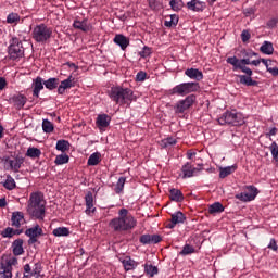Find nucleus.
<instances>
[{"label": "nucleus", "mask_w": 278, "mask_h": 278, "mask_svg": "<svg viewBox=\"0 0 278 278\" xmlns=\"http://www.w3.org/2000/svg\"><path fill=\"white\" fill-rule=\"evenodd\" d=\"M226 62L232 66V71H241V73H245V75H239L240 84L243 86H260V83L252 78L253 70L248 67L251 65L250 59L240 60L238 56H228Z\"/></svg>", "instance_id": "nucleus-1"}, {"label": "nucleus", "mask_w": 278, "mask_h": 278, "mask_svg": "<svg viewBox=\"0 0 278 278\" xmlns=\"http://www.w3.org/2000/svg\"><path fill=\"white\" fill-rule=\"evenodd\" d=\"M27 212L31 218L37 220H45L47 214V201L45 194L40 191L31 192L29 195Z\"/></svg>", "instance_id": "nucleus-2"}, {"label": "nucleus", "mask_w": 278, "mask_h": 278, "mask_svg": "<svg viewBox=\"0 0 278 278\" xmlns=\"http://www.w3.org/2000/svg\"><path fill=\"white\" fill-rule=\"evenodd\" d=\"M136 225H138L136 217L129 214L127 208H121L118 211V216L111 219L109 223L110 229L117 232L130 231V229H134Z\"/></svg>", "instance_id": "nucleus-3"}, {"label": "nucleus", "mask_w": 278, "mask_h": 278, "mask_svg": "<svg viewBox=\"0 0 278 278\" xmlns=\"http://www.w3.org/2000/svg\"><path fill=\"white\" fill-rule=\"evenodd\" d=\"M109 97L116 105H131V102L136 101L134 90L125 88L123 86L112 87L109 91Z\"/></svg>", "instance_id": "nucleus-4"}, {"label": "nucleus", "mask_w": 278, "mask_h": 278, "mask_svg": "<svg viewBox=\"0 0 278 278\" xmlns=\"http://www.w3.org/2000/svg\"><path fill=\"white\" fill-rule=\"evenodd\" d=\"M219 125H231L232 127H241L244 125V115L236 110L226 111L217 118Z\"/></svg>", "instance_id": "nucleus-5"}, {"label": "nucleus", "mask_w": 278, "mask_h": 278, "mask_svg": "<svg viewBox=\"0 0 278 278\" xmlns=\"http://www.w3.org/2000/svg\"><path fill=\"white\" fill-rule=\"evenodd\" d=\"M31 35L35 42L46 45L53 36V28L47 26V24H39L34 27Z\"/></svg>", "instance_id": "nucleus-6"}, {"label": "nucleus", "mask_w": 278, "mask_h": 278, "mask_svg": "<svg viewBox=\"0 0 278 278\" xmlns=\"http://www.w3.org/2000/svg\"><path fill=\"white\" fill-rule=\"evenodd\" d=\"M199 90H201V86L197 81L182 83L169 89V94H177V97H186L188 94H192V92H199Z\"/></svg>", "instance_id": "nucleus-7"}, {"label": "nucleus", "mask_w": 278, "mask_h": 278, "mask_svg": "<svg viewBox=\"0 0 278 278\" xmlns=\"http://www.w3.org/2000/svg\"><path fill=\"white\" fill-rule=\"evenodd\" d=\"M2 163L4 164V170H12L13 173H20L23 164H25V157L16 154L11 156H3Z\"/></svg>", "instance_id": "nucleus-8"}, {"label": "nucleus", "mask_w": 278, "mask_h": 278, "mask_svg": "<svg viewBox=\"0 0 278 278\" xmlns=\"http://www.w3.org/2000/svg\"><path fill=\"white\" fill-rule=\"evenodd\" d=\"M8 54L10 60H21L25 58V48L23 47V41L18 37H13L9 42Z\"/></svg>", "instance_id": "nucleus-9"}, {"label": "nucleus", "mask_w": 278, "mask_h": 278, "mask_svg": "<svg viewBox=\"0 0 278 278\" xmlns=\"http://www.w3.org/2000/svg\"><path fill=\"white\" fill-rule=\"evenodd\" d=\"M197 103V96L195 94H189L185 99L179 100L174 105L175 114H184V112L190 110Z\"/></svg>", "instance_id": "nucleus-10"}, {"label": "nucleus", "mask_w": 278, "mask_h": 278, "mask_svg": "<svg viewBox=\"0 0 278 278\" xmlns=\"http://www.w3.org/2000/svg\"><path fill=\"white\" fill-rule=\"evenodd\" d=\"M247 192H241L235 195V199H238L239 201H242L243 203H249L251 201H255V198L257 194H260V190H257V187L250 185L245 187Z\"/></svg>", "instance_id": "nucleus-11"}, {"label": "nucleus", "mask_w": 278, "mask_h": 278, "mask_svg": "<svg viewBox=\"0 0 278 278\" xmlns=\"http://www.w3.org/2000/svg\"><path fill=\"white\" fill-rule=\"evenodd\" d=\"M42 273V263H35L34 267L31 269V265L25 264L24 265V273H23V278H40V275Z\"/></svg>", "instance_id": "nucleus-12"}, {"label": "nucleus", "mask_w": 278, "mask_h": 278, "mask_svg": "<svg viewBox=\"0 0 278 278\" xmlns=\"http://www.w3.org/2000/svg\"><path fill=\"white\" fill-rule=\"evenodd\" d=\"M42 228H40V225H36L31 228L26 229L25 236H27L28 244H36L38 242V236H42Z\"/></svg>", "instance_id": "nucleus-13"}, {"label": "nucleus", "mask_w": 278, "mask_h": 278, "mask_svg": "<svg viewBox=\"0 0 278 278\" xmlns=\"http://www.w3.org/2000/svg\"><path fill=\"white\" fill-rule=\"evenodd\" d=\"M85 214H87V216H91L92 214H94V212H97V207H94V197L92 195V191H88L85 195Z\"/></svg>", "instance_id": "nucleus-14"}, {"label": "nucleus", "mask_w": 278, "mask_h": 278, "mask_svg": "<svg viewBox=\"0 0 278 278\" xmlns=\"http://www.w3.org/2000/svg\"><path fill=\"white\" fill-rule=\"evenodd\" d=\"M9 103H11V105H14L16 110H23V108H25V103H27V97L21 93L14 94L9 98Z\"/></svg>", "instance_id": "nucleus-15"}, {"label": "nucleus", "mask_w": 278, "mask_h": 278, "mask_svg": "<svg viewBox=\"0 0 278 278\" xmlns=\"http://www.w3.org/2000/svg\"><path fill=\"white\" fill-rule=\"evenodd\" d=\"M200 170V168L192 166V163L187 162L181 167L182 179H189L190 177H194V175H197V173H199Z\"/></svg>", "instance_id": "nucleus-16"}, {"label": "nucleus", "mask_w": 278, "mask_h": 278, "mask_svg": "<svg viewBox=\"0 0 278 278\" xmlns=\"http://www.w3.org/2000/svg\"><path fill=\"white\" fill-rule=\"evenodd\" d=\"M72 75H70L66 79L62 80L58 87V94H64L66 90H71V88H75V83Z\"/></svg>", "instance_id": "nucleus-17"}, {"label": "nucleus", "mask_w": 278, "mask_h": 278, "mask_svg": "<svg viewBox=\"0 0 278 278\" xmlns=\"http://www.w3.org/2000/svg\"><path fill=\"white\" fill-rule=\"evenodd\" d=\"M186 223V215L181 213V211H178L174 214H172L170 223L167 224V229H175L176 225Z\"/></svg>", "instance_id": "nucleus-18"}, {"label": "nucleus", "mask_w": 278, "mask_h": 278, "mask_svg": "<svg viewBox=\"0 0 278 278\" xmlns=\"http://www.w3.org/2000/svg\"><path fill=\"white\" fill-rule=\"evenodd\" d=\"M45 90V80L42 77L38 76L33 79V97L38 99L40 97V91Z\"/></svg>", "instance_id": "nucleus-19"}, {"label": "nucleus", "mask_w": 278, "mask_h": 278, "mask_svg": "<svg viewBox=\"0 0 278 278\" xmlns=\"http://www.w3.org/2000/svg\"><path fill=\"white\" fill-rule=\"evenodd\" d=\"M25 241H23V239L18 238L16 240H14L12 242L11 249H12V253L13 255H15V257H18V255H23V253H25V249L23 248Z\"/></svg>", "instance_id": "nucleus-20"}, {"label": "nucleus", "mask_w": 278, "mask_h": 278, "mask_svg": "<svg viewBox=\"0 0 278 278\" xmlns=\"http://www.w3.org/2000/svg\"><path fill=\"white\" fill-rule=\"evenodd\" d=\"M113 42L115 45H117V47H119L122 49V51H125V49H127V47H129V38H127L123 34L115 35Z\"/></svg>", "instance_id": "nucleus-21"}, {"label": "nucleus", "mask_w": 278, "mask_h": 278, "mask_svg": "<svg viewBox=\"0 0 278 278\" xmlns=\"http://www.w3.org/2000/svg\"><path fill=\"white\" fill-rule=\"evenodd\" d=\"M121 262L126 273H129V270H136L139 265V263L132 260L131 256H126L124 260H121Z\"/></svg>", "instance_id": "nucleus-22"}, {"label": "nucleus", "mask_w": 278, "mask_h": 278, "mask_svg": "<svg viewBox=\"0 0 278 278\" xmlns=\"http://www.w3.org/2000/svg\"><path fill=\"white\" fill-rule=\"evenodd\" d=\"M187 8L192 12H203L205 10V2L199 0H191L187 2Z\"/></svg>", "instance_id": "nucleus-23"}, {"label": "nucleus", "mask_w": 278, "mask_h": 278, "mask_svg": "<svg viewBox=\"0 0 278 278\" xmlns=\"http://www.w3.org/2000/svg\"><path fill=\"white\" fill-rule=\"evenodd\" d=\"M185 75L189 77V79H194L195 81H201V79H203V72L199 68H188L185 71Z\"/></svg>", "instance_id": "nucleus-24"}, {"label": "nucleus", "mask_w": 278, "mask_h": 278, "mask_svg": "<svg viewBox=\"0 0 278 278\" xmlns=\"http://www.w3.org/2000/svg\"><path fill=\"white\" fill-rule=\"evenodd\" d=\"M112 118L108 114H100L96 119V125L99 129H105V127H110V122Z\"/></svg>", "instance_id": "nucleus-25"}, {"label": "nucleus", "mask_w": 278, "mask_h": 278, "mask_svg": "<svg viewBox=\"0 0 278 278\" xmlns=\"http://www.w3.org/2000/svg\"><path fill=\"white\" fill-rule=\"evenodd\" d=\"M24 219L25 215L23 214V212H13L11 217L12 227H16V229H18Z\"/></svg>", "instance_id": "nucleus-26"}, {"label": "nucleus", "mask_w": 278, "mask_h": 278, "mask_svg": "<svg viewBox=\"0 0 278 278\" xmlns=\"http://www.w3.org/2000/svg\"><path fill=\"white\" fill-rule=\"evenodd\" d=\"M74 29H79L80 31L88 33L90 31V24H88V20L85 18L83 21L75 20L73 23Z\"/></svg>", "instance_id": "nucleus-27"}, {"label": "nucleus", "mask_w": 278, "mask_h": 278, "mask_svg": "<svg viewBox=\"0 0 278 278\" xmlns=\"http://www.w3.org/2000/svg\"><path fill=\"white\" fill-rule=\"evenodd\" d=\"M169 199L176 203H181L184 201V193L181 190L173 188L169 190Z\"/></svg>", "instance_id": "nucleus-28"}, {"label": "nucleus", "mask_w": 278, "mask_h": 278, "mask_svg": "<svg viewBox=\"0 0 278 278\" xmlns=\"http://www.w3.org/2000/svg\"><path fill=\"white\" fill-rule=\"evenodd\" d=\"M237 169H238V165L236 164L227 167H222L219 169V178L225 179V177H229L231 173H236Z\"/></svg>", "instance_id": "nucleus-29"}, {"label": "nucleus", "mask_w": 278, "mask_h": 278, "mask_svg": "<svg viewBox=\"0 0 278 278\" xmlns=\"http://www.w3.org/2000/svg\"><path fill=\"white\" fill-rule=\"evenodd\" d=\"M43 86L47 88V90H55V88H59L60 86V78H49L43 81Z\"/></svg>", "instance_id": "nucleus-30"}, {"label": "nucleus", "mask_w": 278, "mask_h": 278, "mask_svg": "<svg viewBox=\"0 0 278 278\" xmlns=\"http://www.w3.org/2000/svg\"><path fill=\"white\" fill-rule=\"evenodd\" d=\"M260 51L264 53L265 55H273L275 52V48L273 47V42L270 41H264L263 45L260 48Z\"/></svg>", "instance_id": "nucleus-31"}, {"label": "nucleus", "mask_w": 278, "mask_h": 278, "mask_svg": "<svg viewBox=\"0 0 278 278\" xmlns=\"http://www.w3.org/2000/svg\"><path fill=\"white\" fill-rule=\"evenodd\" d=\"M55 149L56 151H61V153H66L71 149V142L64 139L58 140Z\"/></svg>", "instance_id": "nucleus-32"}, {"label": "nucleus", "mask_w": 278, "mask_h": 278, "mask_svg": "<svg viewBox=\"0 0 278 278\" xmlns=\"http://www.w3.org/2000/svg\"><path fill=\"white\" fill-rule=\"evenodd\" d=\"M52 236H55V238L68 237L71 236V230L66 227H58L52 231Z\"/></svg>", "instance_id": "nucleus-33"}, {"label": "nucleus", "mask_w": 278, "mask_h": 278, "mask_svg": "<svg viewBox=\"0 0 278 278\" xmlns=\"http://www.w3.org/2000/svg\"><path fill=\"white\" fill-rule=\"evenodd\" d=\"M208 212L210 214H220L225 212V206H223L220 202H215L210 205Z\"/></svg>", "instance_id": "nucleus-34"}, {"label": "nucleus", "mask_w": 278, "mask_h": 278, "mask_svg": "<svg viewBox=\"0 0 278 278\" xmlns=\"http://www.w3.org/2000/svg\"><path fill=\"white\" fill-rule=\"evenodd\" d=\"M100 162H101V153L94 152L89 156L87 164L88 166H97Z\"/></svg>", "instance_id": "nucleus-35"}, {"label": "nucleus", "mask_w": 278, "mask_h": 278, "mask_svg": "<svg viewBox=\"0 0 278 278\" xmlns=\"http://www.w3.org/2000/svg\"><path fill=\"white\" fill-rule=\"evenodd\" d=\"M144 273L148 277H155V275H157L159 273L157 266H153L152 264L146 263Z\"/></svg>", "instance_id": "nucleus-36"}, {"label": "nucleus", "mask_w": 278, "mask_h": 278, "mask_svg": "<svg viewBox=\"0 0 278 278\" xmlns=\"http://www.w3.org/2000/svg\"><path fill=\"white\" fill-rule=\"evenodd\" d=\"M20 22H21V15H18V13L12 12L7 16V23L9 25H18Z\"/></svg>", "instance_id": "nucleus-37"}, {"label": "nucleus", "mask_w": 278, "mask_h": 278, "mask_svg": "<svg viewBox=\"0 0 278 278\" xmlns=\"http://www.w3.org/2000/svg\"><path fill=\"white\" fill-rule=\"evenodd\" d=\"M70 160L71 157L68 156V154H60V155H56L54 160V164L56 166H62V164H68Z\"/></svg>", "instance_id": "nucleus-38"}, {"label": "nucleus", "mask_w": 278, "mask_h": 278, "mask_svg": "<svg viewBox=\"0 0 278 278\" xmlns=\"http://www.w3.org/2000/svg\"><path fill=\"white\" fill-rule=\"evenodd\" d=\"M26 155L27 157H31L33 160H36V157H40V155H42V152L38 148H28Z\"/></svg>", "instance_id": "nucleus-39"}, {"label": "nucleus", "mask_w": 278, "mask_h": 278, "mask_svg": "<svg viewBox=\"0 0 278 278\" xmlns=\"http://www.w3.org/2000/svg\"><path fill=\"white\" fill-rule=\"evenodd\" d=\"M3 186L5 190H14V188H16V181L10 175H8Z\"/></svg>", "instance_id": "nucleus-40"}, {"label": "nucleus", "mask_w": 278, "mask_h": 278, "mask_svg": "<svg viewBox=\"0 0 278 278\" xmlns=\"http://www.w3.org/2000/svg\"><path fill=\"white\" fill-rule=\"evenodd\" d=\"M125 181H127V178L123 176L118 178V181L116 182V186H115L116 194H121V192H123L125 188Z\"/></svg>", "instance_id": "nucleus-41"}, {"label": "nucleus", "mask_w": 278, "mask_h": 278, "mask_svg": "<svg viewBox=\"0 0 278 278\" xmlns=\"http://www.w3.org/2000/svg\"><path fill=\"white\" fill-rule=\"evenodd\" d=\"M269 151L271 153L274 162H278V144L276 141H273L269 146Z\"/></svg>", "instance_id": "nucleus-42"}, {"label": "nucleus", "mask_w": 278, "mask_h": 278, "mask_svg": "<svg viewBox=\"0 0 278 278\" xmlns=\"http://www.w3.org/2000/svg\"><path fill=\"white\" fill-rule=\"evenodd\" d=\"M192 253H194V247L187 243L182 247V250L179 252V255L186 256L192 255Z\"/></svg>", "instance_id": "nucleus-43"}, {"label": "nucleus", "mask_w": 278, "mask_h": 278, "mask_svg": "<svg viewBox=\"0 0 278 278\" xmlns=\"http://www.w3.org/2000/svg\"><path fill=\"white\" fill-rule=\"evenodd\" d=\"M169 5L174 12H179L184 8V2L181 0H170Z\"/></svg>", "instance_id": "nucleus-44"}, {"label": "nucleus", "mask_w": 278, "mask_h": 278, "mask_svg": "<svg viewBox=\"0 0 278 278\" xmlns=\"http://www.w3.org/2000/svg\"><path fill=\"white\" fill-rule=\"evenodd\" d=\"M42 130L45 134H51L53 131V123H51L49 119H43Z\"/></svg>", "instance_id": "nucleus-45"}, {"label": "nucleus", "mask_w": 278, "mask_h": 278, "mask_svg": "<svg viewBox=\"0 0 278 278\" xmlns=\"http://www.w3.org/2000/svg\"><path fill=\"white\" fill-rule=\"evenodd\" d=\"M177 23H179V16L173 14L170 21H165V27H177Z\"/></svg>", "instance_id": "nucleus-46"}, {"label": "nucleus", "mask_w": 278, "mask_h": 278, "mask_svg": "<svg viewBox=\"0 0 278 278\" xmlns=\"http://www.w3.org/2000/svg\"><path fill=\"white\" fill-rule=\"evenodd\" d=\"M150 10H162V2L160 0H148Z\"/></svg>", "instance_id": "nucleus-47"}, {"label": "nucleus", "mask_w": 278, "mask_h": 278, "mask_svg": "<svg viewBox=\"0 0 278 278\" xmlns=\"http://www.w3.org/2000/svg\"><path fill=\"white\" fill-rule=\"evenodd\" d=\"M175 144H177V139H175L173 137H167V138L162 140V146L163 147H173Z\"/></svg>", "instance_id": "nucleus-48"}, {"label": "nucleus", "mask_w": 278, "mask_h": 278, "mask_svg": "<svg viewBox=\"0 0 278 278\" xmlns=\"http://www.w3.org/2000/svg\"><path fill=\"white\" fill-rule=\"evenodd\" d=\"M2 238H14V228L12 227H7L2 232H1Z\"/></svg>", "instance_id": "nucleus-49"}, {"label": "nucleus", "mask_w": 278, "mask_h": 278, "mask_svg": "<svg viewBox=\"0 0 278 278\" xmlns=\"http://www.w3.org/2000/svg\"><path fill=\"white\" fill-rule=\"evenodd\" d=\"M8 273H12V270L9 269L7 263L0 262V275H8Z\"/></svg>", "instance_id": "nucleus-50"}, {"label": "nucleus", "mask_w": 278, "mask_h": 278, "mask_svg": "<svg viewBox=\"0 0 278 278\" xmlns=\"http://www.w3.org/2000/svg\"><path fill=\"white\" fill-rule=\"evenodd\" d=\"M140 58H149L151 55V48L144 46L142 51L139 52Z\"/></svg>", "instance_id": "nucleus-51"}, {"label": "nucleus", "mask_w": 278, "mask_h": 278, "mask_svg": "<svg viewBox=\"0 0 278 278\" xmlns=\"http://www.w3.org/2000/svg\"><path fill=\"white\" fill-rule=\"evenodd\" d=\"M241 40H242V42H249V40H251V33H249V30L244 29L241 33Z\"/></svg>", "instance_id": "nucleus-52"}, {"label": "nucleus", "mask_w": 278, "mask_h": 278, "mask_svg": "<svg viewBox=\"0 0 278 278\" xmlns=\"http://www.w3.org/2000/svg\"><path fill=\"white\" fill-rule=\"evenodd\" d=\"M16 264H18V258H16V257H11V258L7 262V268H9V270H12V266H16Z\"/></svg>", "instance_id": "nucleus-53"}, {"label": "nucleus", "mask_w": 278, "mask_h": 278, "mask_svg": "<svg viewBox=\"0 0 278 278\" xmlns=\"http://www.w3.org/2000/svg\"><path fill=\"white\" fill-rule=\"evenodd\" d=\"M139 241L141 244H151V235H142Z\"/></svg>", "instance_id": "nucleus-54"}, {"label": "nucleus", "mask_w": 278, "mask_h": 278, "mask_svg": "<svg viewBox=\"0 0 278 278\" xmlns=\"http://www.w3.org/2000/svg\"><path fill=\"white\" fill-rule=\"evenodd\" d=\"M277 24H278V18L277 17H273L270 18L268 22H267V27L269 29H275V27H277Z\"/></svg>", "instance_id": "nucleus-55"}, {"label": "nucleus", "mask_w": 278, "mask_h": 278, "mask_svg": "<svg viewBox=\"0 0 278 278\" xmlns=\"http://www.w3.org/2000/svg\"><path fill=\"white\" fill-rule=\"evenodd\" d=\"M151 244H157L162 242V237L160 235H150Z\"/></svg>", "instance_id": "nucleus-56"}, {"label": "nucleus", "mask_w": 278, "mask_h": 278, "mask_svg": "<svg viewBox=\"0 0 278 278\" xmlns=\"http://www.w3.org/2000/svg\"><path fill=\"white\" fill-rule=\"evenodd\" d=\"M147 79V73L146 72H139L136 75V81H144Z\"/></svg>", "instance_id": "nucleus-57"}, {"label": "nucleus", "mask_w": 278, "mask_h": 278, "mask_svg": "<svg viewBox=\"0 0 278 278\" xmlns=\"http://www.w3.org/2000/svg\"><path fill=\"white\" fill-rule=\"evenodd\" d=\"M268 249H271L273 251H277L278 247H277V241H275V239H270Z\"/></svg>", "instance_id": "nucleus-58"}, {"label": "nucleus", "mask_w": 278, "mask_h": 278, "mask_svg": "<svg viewBox=\"0 0 278 278\" xmlns=\"http://www.w3.org/2000/svg\"><path fill=\"white\" fill-rule=\"evenodd\" d=\"M268 73H270L274 77H278V67L267 68Z\"/></svg>", "instance_id": "nucleus-59"}, {"label": "nucleus", "mask_w": 278, "mask_h": 278, "mask_svg": "<svg viewBox=\"0 0 278 278\" xmlns=\"http://www.w3.org/2000/svg\"><path fill=\"white\" fill-rule=\"evenodd\" d=\"M5 86H8V81L5 80V78L0 77V90H3Z\"/></svg>", "instance_id": "nucleus-60"}, {"label": "nucleus", "mask_w": 278, "mask_h": 278, "mask_svg": "<svg viewBox=\"0 0 278 278\" xmlns=\"http://www.w3.org/2000/svg\"><path fill=\"white\" fill-rule=\"evenodd\" d=\"M266 136H277V127L270 128Z\"/></svg>", "instance_id": "nucleus-61"}, {"label": "nucleus", "mask_w": 278, "mask_h": 278, "mask_svg": "<svg viewBox=\"0 0 278 278\" xmlns=\"http://www.w3.org/2000/svg\"><path fill=\"white\" fill-rule=\"evenodd\" d=\"M5 205H8L5 198L0 199V207H5Z\"/></svg>", "instance_id": "nucleus-62"}, {"label": "nucleus", "mask_w": 278, "mask_h": 278, "mask_svg": "<svg viewBox=\"0 0 278 278\" xmlns=\"http://www.w3.org/2000/svg\"><path fill=\"white\" fill-rule=\"evenodd\" d=\"M252 66H257L258 64H262V59L261 60H253L251 61Z\"/></svg>", "instance_id": "nucleus-63"}, {"label": "nucleus", "mask_w": 278, "mask_h": 278, "mask_svg": "<svg viewBox=\"0 0 278 278\" xmlns=\"http://www.w3.org/2000/svg\"><path fill=\"white\" fill-rule=\"evenodd\" d=\"M2 278H12V271H7V274H4Z\"/></svg>", "instance_id": "nucleus-64"}]
</instances>
